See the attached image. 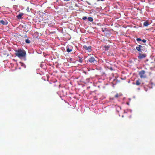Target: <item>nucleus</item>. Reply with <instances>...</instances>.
Returning <instances> with one entry per match:
<instances>
[{
	"mask_svg": "<svg viewBox=\"0 0 155 155\" xmlns=\"http://www.w3.org/2000/svg\"><path fill=\"white\" fill-rule=\"evenodd\" d=\"M142 41L143 43H145L147 41L145 39H143V40H142Z\"/></svg>",
	"mask_w": 155,
	"mask_h": 155,
	"instance_id": "nucleus-20",
	"label": "nucleus"
},
{
	"mask_svg": "<svg viewBox=\"0 0 155 155\" xmlns=\"http://www.w3.org/2000/svg\"><path fill=\"white\" fill-rule=\"evenodd\" d=\"M79 62L81 63H82L83 62V60L81 58L80 59L79 61Z\"/></svg>",
	"mask_w": 155,
	"mask_h": 155,
	"instance_id": "nucleus-18",
	"label": "nucleus"
},
{
	"mask_svg": "<svg viewBox=\"0 0 155 155\" xmlns=\"http://www.w3.org/2000/svg\"><path fill=\"white\" fill-rule=\"evenodd\" d=\"M24 15L22 13H20L19 14L16 16V17L18 19H21L22 18V16Z\"/></svg>",
	"mask_w": 155,
	"mask_h": 155,
	"instance_id": "nucleus-9",
	"label": "nucleus"
},
{
	"mask_svg": "<svg viewBox=\"0 0 155 155\" xmlns=\"http://www.w3.org/2000/svg\"><path fill=\"white\" fill-rule=\"evenodd\" d=\"M107 28H104V29L103 28H102V31L103 32H104L105 31V30L107 29Z\"/></svg>",
	"mask_w": 155,
	"mask_h": 155,
	"instance_id": "nucleus-21",
	"label": "nucleus"
},
{
	"mask_svg": "<svg viewBox=\"0 0 155 155\" xmlns=\"http://www.w3.org/2000/svg\"><path fill=\"white\" fill-rule=\"evenodd\" d=\"M22 27L24 28V31L26 32H27L31 28V26L29 24H25L22 25Z\"/></svg>",
	"mask_w": 155,
	"mask_h": 155,
	"instance_id": "nucleus-2",
	"label": "nucleus"
},
{
	"mask_svg": "<svg viewBox=\"0 0 155 155\" xmlns=\"http://www.w3.org/2000/svg\"><path fill=\"white\" fill-rule=\"evenodd\" d=\"M25 41V42L27 44H29L30 43V41L28 38L26 39Z\"/></svg>",
	"mask_w": 155,
	"mask_h": 155,
	"instance_id": "nucleus-15",
	"label": "nucleus"
},
{
	"mask_svg": "<svg viewBox=\"0 0 155 155\" xmlns=\"http://www.w3.org/2000/svg\"><path fill=\"white\" fill-rule=\"evenodd\" d=\"M145 74V71L144 70L140 71L139 73V75L141 78H146L145 76L144 75Z\"/></svg>",
	"mask_w": 155,
	"mask_h": 155,
	"instance_id": "nucleus-3",
	"label": "nucleus"
},
{
	"mask_svg": "<svg viewBox=\"0 0 155 155\" xmlns=\"http://www.w3.org/2000/svg\"><path fill=\"white\" fill-rule=\"evenodd\" d=\"M0 23L3 25H6L8 24V22L6 20H1L0 21Z\"/></svg>",
	"mask_w": 155,
	"mask_h": 155,
	"instance_id": "nucleus-8",
	"label": "nucleus"
},
{
	"mask_svg": "<svg viewBox=\"0 0 155 155\" xmlns=\"http://www.w3.org/2000/svg\"><path fill=\"white\" fill-rule=\"evenodd\" d=\"M142 47L141 45H139L138 46L136 47V50L140 52H142L141 48Z\"/></svg>",
	"mask_w": 155,
	"mask_h": 155,
	"instance_id": "nucleus-6",
	"label": "nucleus"
},
{
	"mask_svg": "<svg viewBox=\"0 0 155 155\" xmlns=\"http://www.w3.org/2000/svg\"><path fill=\"white\" fill-rule=\"evenodd\" d=\"M119 94H118V93H117L114 96L115 97H116V98H118L119 96Z\"/></svg>",
	"mask_w": 155,
	"mask_h": 155,
	"instance_id": "nucleus-17",
	"label": "nucleus"
},
{
	"mask_svg": "<svg viewBox=\"0 0 155 155\" xmlns=\"http://www.w3.org/2000/svg\"><path fill=\"white\" fill-rule=\"evenodd\" d=\"M91 48L92 47L91 46H87L86 45H84L83 46V48L88 51H91Z\"/></svg>",
	"mask_w": 155,
	"mask_h": 155,
	"instance_id": "nucleus-5",
	"label": "nucleus"
},
{
	"mask_svg": "<svg viewBox=\"0 0 155 155\" xmlns=\"http://www.w3.org/2000/svg\"><path fill=\"white\" fill-rule=\"evenodd\" d=\"M26 10H27V12H30V10H29V7H28L26 9Z\"/></svg>",
	"mask_w": 155,
	"mask_h": 155,
	"instance_id": "nucleus-22",
	"label": "nucleus"
},
{
	"mask_svg": "<svg viewBox=\"0 0 155 155\" xmlns=\"http://www.w3.org/2000/svg\"><path fill=\"white\" fill-rule=\"evenodd\" d=\"M87 19V17L86 16L84 17L83 18V19L84 20H86Z\"/></svg>",
	"mask_w": 155,
	"mask_h": 155,
	"instance_id": "nucleus-19",
	"label": "nucleus"
},
{
	"mask_svg": "<svg viewBox=\"0 0 155 155\" xmlns=\"http://www.w3.org/2000/svg\"><path fill=\"white\" fill-rule=\"evenodd\" d=\"M96 61L94 57H91L87 61V62H90L91 63H94L96 62Z\"/></svg>",
	"mask_w": 155,
	"mask_h": 155,
	"instance_id": "nucleus-4",
	"label": "nucleus"
},
{
	"mask_svg": "<svg viewBox=\"0 0 155 155\" xmlns=\"http://www.w3.org/2000/svg\"><path fill=\"white\" fill-rule=\"evenodd\" d=\"M141 82L139 79L136 80L135 81V84L137 85H139L140 84Z\"/></svg>",
	"mask_w": 155,
	"mask_h": 155,
	"instance_id": "nucleus-10",
	"label": "nucleus"
},
{
	"mask_svg": "<svg viewBox=\"0 0 155 155\" xmlns=\"http://www.w3.org/2000/svg\"><path fill=\"white\" fill-rule=\"evenodd\" d=\"M88 19L89 21L91 22L93 20V18L91 17H88Z\"/></svg>",
	"mask_w": 155,
	"mask_h": 155,
	"instance_id": "nucleus-14",
	"label": "nucleus"
},
{
	"mask_svg": "<svg viewBox=\"0 0 155 155\" xmlns=\"http://www.w3.org/2000/svg\"><path fill=\"white\" fill-rule=\"evenodd\" d=\"M143 25L145 26H147L149 25V23L147 21H146L143 23Z\"/></svg>",
	"mask_w": 155,
	"mask_h": 155,
	"instance_id": "nucleus-12",
	"label": "nucleus"
},
{
	"mask_svg": "<svg viewBox=\"0 0 155 155\" xmlns=\"http://www.w3.org/2000/svg\"><path fill=\"white\" fill-rule=\"evenodd\" d=\"M15 54L20 58H25L26 55L25 51L24 50L18 49L17 50L15 51Z\"/></svg>",
	"mask_w": 155,
	"mask_h": 155,
	"instance_id": "nucleus-1",
	"label": "nucleus"
},
{
	"mask_svg": "<svg viewBox=\"0 0 155 155\" xmlns=\"http://www.w3.org/2000/svg\"><path fill=\"white\" fill-rule=\"evenodd\" d=\"M154 62H155V58L154 59Z\"/></svg>",
	"mask_w": 155,
	"mask_h": 155,
	"instance_id": "nucleus-24",
	"label": "nucleus"
},
{
	"mask_svg": "<svg viewBox=\"0 0 155 155\" xmlns=\"http://www.w3.org/2000/svg\"><path fill=\"white\" fill-rule=\"evenodd\" d=\"M64 0V1H70V0Z\"/></svg>",
	"mask_w": 155,
	"mask_h": 155,
	"instance_id": "nucleus-23",
	"label": "nucleus"
},
{
	"mask_svg": "<svg viewBox=\"0 0 155 155\" xmlns=\"http://www.w3.org/2000/svg\"><path fill=\"white\" fill-rule=\"evenodd\" d=\"M146 57V55L145 54L139 53V55L138 56V58L139 59H141L143 58H145Z\"/></svg>",
	"mask_w": 155,
	"mask_h": 155,
	"instance_id": "nucleus-7",
	"label": "nucleus"
},
{
	"mask_svg": "<svg viewBox=\"0 0 155 155\" xmlns=\"http://www.w3.org/2000/svg\"><path fill=\"white\" fill-rule=\"evenodd\" d=\"M136 40H137V41H142L141 39L140 38H137Z\"/></svg>",
	"mask_w": 155,
	"mask_h": 155,
	"instance_id": "nucleus-16",
	"label": "nucleus"
},
{
	"mask_svg": "<svg viewBox=\"0 0 155 155\" xmlns=\"http://www.w3.org/2000/svg\"><path fill=\"white\" fill-rule=\"evenodd\" d=\"M104 48L105 50H108L110 48V46L109 45H106L104 47Z\"/></svg>",
	"mask_w": 155,
	"mask_h": 155,
	"instance_id": "nucleus-13",
	"label": "nucleus"
},
{
	"mask_svg": "<svg viewBox=\"0 0 155 155\" xmlns=\"http://www.w3.org/2000/svg\"><path fill=\"white\" fill-rule=\"evenodd\" d=\"M66 51L68 52H70L72 51V49H70V48L68 47L67 46L66 47Z\"/></svg>",
	"mask_w": 155,
	"mask_h": 155,
	"instance_id": "nucleus-11",
	"label": "nucleus"
}]
</instances>
